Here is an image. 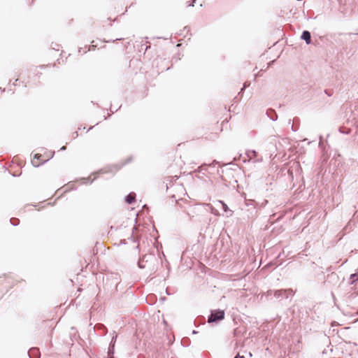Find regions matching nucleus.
Masks as SVG:
<instances>
[{"label":"nucleus","mask_w":358,"mask_h":358,"mask_svg":"<svg viewBox=\"0 0 358 358\" xmlns=\"http://www.w3.org/2000/svg\"><path fill=\"white\" fill-rule=\"evenodd\" d=\"M38 350L36 349H31L29 351V355L31 358H37Z\"/></svg>","instance_id":"39448f33"},{"label":"nucleus","mask_w":358,"mask_h":358,"mask_svg":"<svg viewBox=\"0 0 358 358\" xmlns=\"http://www.w3.org/2000/svg\"><path fill=\"white\" fill-rule=\"evenodd\" d=\"M351 284L358 280V273H354L350 275Z\"/></svg>","instance_id":"423d86ee"},{"label":"nucleus","mask_w":358,"mask_h":358,"mask_svg":"<svg viewBox=\"0 0 358 358\" xmlns=\"http://www.w3.org/2000/svg\"><path fill=\"white\" fill-rule=\"evenodd\" d=\"M223 208L225 211L227 210V206L225 203H223Z\"/></svg>","instance_id":"1a4fd4ad"},{"label":"nucleus","mask_w":358,"mask_h":358,"mask_svg":"<svg viewBox=\"0 0 358 358\" xmlns=\"http://www.w3.org/2000/svg\"><path fill=\"white\" fill-rule=\"evenodd\" d=\"M53 155L50 152H44V153H36L34 155L31 160V163L34 166H39L45 162L48 161Z\"/></svg>","instance_id":"f257e3e1"},{"label":"nucleus","mask_w":358,"mask_h":358,"mask_svg":"<svg viewBox=\"0 0 358 358\" xmlns=\"http://www.w3.org/2000/svg\"><path fill=\"white\" fill-rule=\"evenodd\" d=\"M357 35H358V34H357Z\"/></svg>","instance_id":"9b49d317"},{"label":"nucleus","mask_w":358,"mask_h":358,"mask_svg":"<svg viewBox=\"0 0 358 358\" xmlns=\"http://www.w3.org/2000/svg\"><path fill=\"white\" fill-rule=\"evenodd\" d=\"M301 38L306 41L307 44L310 43L311 36L309 31H304L302 34Z\"/></svg>","instance_id":"7ed1b4c3"},{"label":"nucleus","mask_w":358,"mask_h":358,"mask_svg":"<svg viewBox=\"0 0 358 358\" xmlns=\"http://www.w3.org/2000/svg\"><path fill=\"white\" fill-rule=\"evenodd\" d=\"M235 358H245V357H244V356H243V355H238H238L235 357Z\"/></svg>","instance_id":"6e6552de"},{"label":"nucleus","mask_w":358,"mask_h":358,"mask_svg":"<svg viewBox=\"0 0 358 358\" xmlns=\"http://www.w3.org/2000/svg\"><path fill=\"white\" fill-rule=\"evenodd\" d=\"M135 201V194L131 193L126 197V201L128 203H132Z\"/></svg>","instance_id":"20e7f679"},{"label":"nucleus","mask_w":358,"mask_h":358,"mask_svg":"<svg viewBox=\"0 0 358 358\" xmlns=\"http://www.w3.org/2000/svg\"><path fill=\"white\" fill-rule=\"evenodd\" d=\"M20 83H21V80L19 78H17L15 80V81L13 83V85L15 86H18V85H20Z\"/></svg>","instance_id":"0eeeda50"},{"label":"nucleus","mask_w":358,"mask_h":358,"mask_svg":"<svg viewBox=\"0 0 358 358\" xmlns=\"http://www.w3.org/2000/svg\"><path fill=\"white\" fill-rule=\"evenodd\" d=\"M224 317V310H215L213 311L210 316L208 317V322H214L218 320H222Z\"/></svg>","instance_id":"f03ea898"},{"label":"nucleus","mask_w":358,"mask_h":358,"mask_svg":"<svg viewBox=\"0 0 358 358\" xmlns=\"http://www.w3.org/2000/svg\"><path fill=\"white\" fill-rule=\"evenodd\" d=\"M61 149H62V150H65V149H66V147H65V146H64V147H62Z\"/></svg>","instance_id":"9d476101"}]
</instances>
